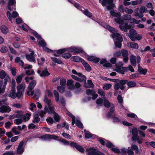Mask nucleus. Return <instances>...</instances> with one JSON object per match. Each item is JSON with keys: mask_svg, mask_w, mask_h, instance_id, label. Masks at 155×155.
Returning <instances> with one entry per match:
<instances>
[{"mask_svg": "<svg viewBox=\"0 0 155 155\" xmlns=\"http://www.w3.org/2000/svg\"><path fill=\"white\" fill-rule=\"evenodd\" d=\"M111 87V84H107L104 85L103 88L104 90H107Z\"/></svg>", "mask_w": 155, "mask_h": 155, "instance_id": "obj_54", "label": "nucleus"}, {"mask_svg": "<svg viewBox=\"0 0 155 155\" xmlns=\"http://www.w3.org/2000/svg\"><path fill=\"white\" fill-rule=\"evenodd\" d=\"M24 142L21 141L19 144L17 149V153L18 154H22L24 151V148L23 147Z\"/></svg>", "mask_w": 155, "mask_h": 155, "instance_id": "obj_13", "label": "nucleus"}, {"mask_svg": "<svg viewBox=\"0 0 155 155\" xmlns=\"http://www.w3.org/2000/svg\"><path fill=\"white\" fill-rule=\"evenodd\" d=\"M39 93V91L38 89H35L32 91L29 90L27 91V94L29 96H34L33 97L38 95Z\"/></svg>", "mask_w": 155, "mask_h": 155, "instance_id": "obj_21", "label": "nucleus"}, {"mask_svg": "<svg viewBox=\"0 0 155 155\" xmlns=\"http://www.w3.org/2000/svg\"><path fill=\"white\" fill-rule=\"evenodd\" d=\"M19 115L21 116V117L17 118V119L14 120V123L17 125L21 124L23 121H26L28 120L29 119V117L31 116V114L27 113L25 115L23 114L22 112H21Z\"/></svg>", "mask_w": 155, "mask_h": 155, "instance_id": "obj_5", "label": "nucleus"}, {"mask_svg": "<svg viewBox=\"0 0 155 155\" xmlns=\"http://www.w3.org/2000/svg\"><path fill=\"white\" fill-rule=\"evenodd\" d=\"M82 52L83 50L81 48L75 47L74 54H76L80 53H82Z\"/></svg>", "mask_w": 155, "mask_h": 155, "instance_id": "obj_48", "label": "nucleus"}, {"mask_svg": "<svg viewBox=\"0 0 155 155\" xmlns=\"http://www.w3.org/2000/svg\"><path fill=\"white\" fill-rule=\"evenodd\" d=\"M77 75L79 77H78L74 75H71V77L73 79L78 81L81 82H84L85 83H86V78L85 76L83 75L81 73H78Z\"/></svg>", "mask_w": 155, "mask_h": 155, "instance_id": "obj_9", "label": "nucleus"}, {"mask_svg": "<svg viewBox=\"0 0 155 155\" xmlns=\"http://www.w3.org/2000/svg\"><path fill=\"white\" fill-rule=\"evenodd\" d=\"M8 76L5 71L4 70H2L0 72V78L2 79L4 78L6 76Z\"/></svg>", "mask_w": 155, "mask_h": 155, "instance_id": "obj_42", "label": "nucleus"}, {"mask_svg": "<svg viewBox=\"0 0 155 155\" xmlns=\"http://www.w3.org/2000/svg\"><path fill=\"white\" fill-rule=\"evenodd\" d=\"M103 26L105 28L108 30L110 32H114L117 31V30L115 28L111 27L108 25H104Z\"/></svg>", "mask_w": 155, "mask_h": 155, "instance_id": "obj_33", "label": "nucleus"}, {"mask_svg": "<svg viewBox=\"0 0 155 155\" xmlns=\"http://www.w3.org/2000/svg\"><path fill=\"white\" fill-rule=\"evenodd\" d=\"M131 149L135 151V153H138L139 152V149L138 147L136 145L132 144Z\"/></svg>", "mask_w": 155, "mask_h": 155, "instance_id": "obj_47", "label": "nucleus"}, {"mask_svg": "<svg viewBox=\"0 0 155 155\" xmlns=\"http://www.w3.org/2000/svg\"><path fill=\"white\" fill-rule=\"evenodd\" d=\"M41 138L44 140H50L52 139L57 140L58 137L55 135L47 134L43 135Z\"/></svg>", "mask_w": 155, "mask_h": 155, "instance_id": "obj_19", "label": "nucleus"}, {"mask_svg": "<svg viewBox=\"0 0 155 155\" xmlns=\"http://www.w3.org/2000/svg\"><path fill=\"white\" fill-rule=\"evenodd\" d=\"M127 84L128 87H135L136 85V83L134 81L128 82V81L127 80H122L119 81V83H117L114 85V89L116 90H118L120 88L123 90L125 88L124 86Z\"/></svg>", "mask_w": 155, "mask_h": 155, "instance_id": "obj_2", "label": "nucleus"}, {"mask_svg": "<svg viewBox=\"0 0 155 155\" xmlns=\"http://www.w3.org/2000/svg\"><path fill=\"white\" fill-rule=\"evenodd\" d=\"M85 83L84 84V87L87 88H93L94 85L92 83V81L90 80H88L87 81V83Z\"/></svg>", "mask_w": 155, "mask_h": 155, "instance_id": "obj_30", "label": "nucleus"}, {"mask_svg": "<svg viewBox=\"0 0 155 155\" xmlns=\"http://www.w3.org/2000/svg\"><path fill=\"white\" fill-rule=\"evenodd\" d=\"M60 142L62 143L65 145H70L69 142L64 139H61L60 140Z\"/></svg>", "mask_w": 155, "mask_h": 155, "instance_id": "obj_52", "label": "nucleus"}, {"mask_svg": "<svg viewBox=\"0 0 155 155\" xmlns=\"http://www.w3.org/2000/svg\"><path fill=\"white\" fill-rule=\"evenodd\" d=\"M54 94L56 101L58 103L59 101V94L58 92L55 90H54L53 91Z\"/></svg>", "mask_w": 155, "mask_h": 155, "instance_id": "obj_39", "label": "nucleus"}, {"mask_svg": "<svg viewBox=\"0 0 155 155\" xmlns=\"http://www.w3.org/2000/svg\"><path fill=\"white\" fill-rule=\"evenodd\" d=\"M117 99L118 101V103L120 104H122L123 103V98L122 96L120 95H118L117 97Z\"/></svg>", "mask_w": 155, "mask_h": 155, "instance_id": "obj_61", "label": "nucleus"}, {"mask_svg": "<svg viewBox=\"0 0 155 155\" xmlns=\"http://www.w3.org/2000/svg\"><path fill=\"white\" fill-rule=\"evenodd\" d=\"M95 93V91L93 90L87 89L86 91V94L88 95H93Z\"/></svg>", "mask_w": 155, "mask_h": 155, "instance_id": "obj_44", "label": "nucleus"}, {"mask_svg": "<svg viewBox=\"0 0 155 155\" xmlns=\"http://www.w3.org/2000/svg\"><path fill=\"white\" fill-rule=\"evenodd\" d=\"M11 111V108L8 106L3 105L0 107V112L2 113H9Z\"/></svg>", "mask_w": 155, "mask_h": 155, "instance_id": "obj_15", "label": "nucleus"}, {"mask_svg": "<svg viewBox=\"0 0 155 155\" xmlns=\"http://www.w3.org/2000/svg\"><path fill=\"white\" fill-rule=\"evenodd\" d=\"M130 61L131 64L133 66H136V56L132 55L130 56Z\"/></svg>", "mask_w": 155, "mask_h": 155, "instance_id": "obj_35", "label": "nucleus"}, {"mask_svg": "<svg viewBox=\"0 0 155 155\" xmlns=\"http://www.w3.org/2000/svg\"><path fill=\"white\" fill-rule=\"evenodd\" d=\"M17 113L16 114H13L12 115H10L9 116V119H13L15 118H19L21 117V116L19 115V114L21 112H22L21 111H17L15 112Z\"/></svg>", "mask_w": 155, "mask_h": 155, "instance_id": "obj_29", "label": "nucleus"}, {"mask_svg": "<svg viewBox=\"0 0 155 155\" xmlns=\"http://www.w3.org/2000/svg\"><path fill=\"white\" fill-rule=\"evenodd\" d=\"M87 150L88 155H104L103 153L97 150L94 147L88 148Z\"/></svg>", "mask_w": 155, "mask_h": 155, "instance_id": "obj_10", "label": "nucleus"}, {"mask_svg": "<svg viewBox=\"0 0 155 155\" xmlns=\"http://www.w3.org/2000/svg\"><path fill=\"white\" fill-rule=\"evenodd\" d=\"M57 89L60 92L63 93L64 91L65 87L64 86H58Z\"/></svg>", "mask_w": 155, "mask_h": 155, "instance_id": "obj_57", "label": "nucleus"}, {"mask_svg": "<svg viewBox=\"0 0 155 155\" xmlns=\"http://www.w3.org/2000/svg\"><path fill=\"white\" fill-rule=\"evenodd\" d=\"M98 140L101 143L102 145H104L105 143H106L107 142V140L103 138L100 137L98 139Z\"/></svg>", "mask_w": 155, "mask_h": 155, "instance_id": "obj_56", "label": "nucleus"}, {"mask_svg": "<svg viewBox=\"0 0 155 155\" xmlns=\"http://www.w3.org/2000/svg\"><path fill=\"white\" fill-rule=\"evenodd\" d=\"M71 58L73 61L76 62H82V60H84L77 56H73L71 57Z\"/></svg>", "mask_w": 155, "mask_h": 155, "instance_id": "obj_38", "label": "nucleus"}, {"mask_svg": "<svg viewBox=\"0 0 155 155\" xmlns=\"http://www.w3.org/2000/svg\"><path fill=\"white\" fill-rule=\"evenodd\" d=\"M46 120L48 124L51 125L54 122L53 119L51 117H48L46 119Z\"/></svg>", "mask_w": 155, "mask_h": 155, "instance_id": "obj_50", "label": "nucleus"}, {"mask_svg": "<svg viewBox=\"0 0 155 155\" xmlns=\"http://www.w3.org/2000/svg\"><path fill=\"white\" fill-rule=\"evenodd\" d=\"M70 146L71 147H75L78 151L81 153H84V148L81 146L77 144L76 143L71 142L70 143Z\"/></svg>", "mask_w": 155, "mask_h": 155, "instance_id": "obj_14", "label": "nucleus"}, {"mask_svg": "<svg viewBox=\"0 0 155 155\" xmlns=\"http://www.w3.org/2000/svg\"><path fill=\"white\" fill-rule=\"evenodd\" d=\"M45 111H41L38 112V114L41 117H43L46 113L48 114H50V111L49 110L47 106L45 107L44 108Z\"/></svg>", "mask_w": 155, "mask_h": 155, "instance_id": "obj_28", "label": "nucleus"}, {"mask_svg": "<svg viewBox=\"0 0 155 155\" xmlns=\"http://www.w3.org/2000/svg\"><path fill=\"white\" fill-rule=\"evenodd\" d=\"M101 64H102L104 67H110L112 66L111 64L108 62L105 59H102L100 61Z\"/></svg>", "mask_w": 155, "mask_h": 155, "instance_id": "obj_24", "label": "nucleus"}, {"mask_svg": "<svg viewBox=\"0 0 155 155\" xmlns=\"http://www.w3.org/2000/svg\"><path fill=\"white\" fill-rule=\"evenodd\" d=\"M123 63L122 62H119L116 64L115 71L121 74H124V71H127V67H123Z\"/></svg>", "mask_w": 155, "mask_h": 155, "instance_id": "obj_7", "label": "nucleus"}, {"mask_svg": "<svg viewBox=\"0 0 155 155\" xmlns=\"http://www.w3.org/2000/svg\"><path fill=\"white\" fill-rule=\"evenodd\" d=\"M103 99L102 98H99L97 100L96 103L97 104L101 106L103 105Z\"/></svg>", "mask_w": 155, "mask_h": 155, "instance_id": "obj_58", "label": "nucleus"}, {"mask_svg": "<svg viewBox=\"0 0 155 155\" xmlns=\"http://www.w3.org/2000/svg\"><path fill=\"white\" fill-rule=\"evenodd\" d=\"M50 73L48 72L47 68L41 71L40 74L41 77H47L50 75Z\"/></svg>", "mask_w": 155, "mask_h": 155, "instance_id": "obj_31", "label": "nucleus"}, {"mask_svg": "<svg viewBox=\"0 0 155 155\" xmlns=\"http://www.w3.org/2000/svg\"><path fill=\"white\" fill-rule=\"evenodd\" d=\"M15 82L14 79L12 80V89L8 94V96L13 99H15L17 96L15 93Z\"/></svg>", "mask_w": 155, "mask_h": 155, "instance_id": "obj_8", "label": "nucleus"}, {"mask_svg": "<svg viewBox=\"0 0 155 155\" xmlns=\"http://www.w3.org/2000/svg\"><path fill=\"white\" fill-rule=\"evenodd\" d=\"M76 125L80 128H82L83 127V125L82 124L81 121L78 120H77L76 122Z\"/></svg>", "mask_w": 155, "mask_h": 155, "instance_id": "obj_59", "label": "nucleus"}, {"mask_svg": "<svg viewBox=\"0 0 155 155\" xmlns=\"http://www.w3.org/2000/svg\"><path fill=\"white\" fill-rule=\"evenodd\" d=\"M125 12L127 14H131L134 11L132 9H129L127 8H125Z\"/></svg>", "mask_w": 155, "mask_h": 155, "instance_id": "obj_60", "label": "nucleus"}, {"mask_svg": "<svg viewBox=\"0 0 155 155\" xmlns=\"http://www.w3.org/2000/svg\"><path fill=\"white\" fill-rule=\"evenodd\" d=\"M18 15V13L16 12H13L12 14H11L9 11H8L7 12V16L9 21L12 22V18H15Z\"/></svg>", "mask_w": 155, "mask_h": 155, "instance_id": "obj_12", "label": "nucleus"}, {"mask_svg": "<svg viewBox=\"0 0 155 155\" xmlns=\"http://www.w3.org/2000/svg\"><path fill=\"white\" fill-rule=\"evenodd\" d=\"M131 19V16L130 15L126 14L122 16V19L120 18H115L114 21L117 23L120 24L119 25V28L121 30L126 32L127 30L130 29L131 27L127 23H124V21H129Z\"/></svg>", "mask_w": 155, "mask_h": 155, "instance_id": "obj_1", "label": "nucleus"}, {"mask_svg": "<svg viewBox=\"0 0 155 155\" xmlns=\"http://www.w3.org/2000/svg\"><path fill=\"white\" fill-rule=\"evenodd\" d=\"M132 140L133 141H137L139 144H141L143 141V139L139 138L138 135V131L136 127H134L132 130Z\"/></svg>", "mask_w": 155, "mask_h": 155, "instance_id": "obj_6", "label": "nucleus"}, {"mask_svg": "<svg viewBox=\"0 0 155 155\" xmlns=\"http://www.w3.org/2000/svg\"><path fill=\"white\" fill-rule=\"evenodd\" d=\"M1 30L3 33H6L8 31V29L4 25H2L1 26Z\"/></svg>", "mask_w": 155, "mask_h": 155, "instance_id": "obj_41", "label": "nucleus"}, {"mask_svg": "<svg viewBox=\"0 0 155 155\" xmlns=\"http://www.w3.org/2000/svg\"><path fill=\"white\" fill-rule=\"evenodd\" d=\"M40 120V118L38 116H36L34 117V118L32 122L34 123H38Z\"/></svg>", "mask_w": 155, "mask_h": 155, "instance_id": "obj_63", "label": "nucleus"}, {"mask_svg": "<svg viewBox=\"0 0 155 155\" xmlns=\"http://www.w3.org/2000/svg\"><path fill=\"white\" fill-rule=\"evenodd\" d=\"M67 85L68 88L70 90H73L75 87V85L74 84V81L71 79L67 81Z\"/></svg>", "mask_w": 155, "mask_h": 155, "instance_id": "obj_23", "label": "nucleus"}, {"mask_svg": "<svg viewBox=\"0 0 155 155\" xmlns=\"http://www.w3.org/2000/svg\"><path fill=\"white\" fill-rule=\"evenodd\" d=\"M83 14L89 18H91L92 17L91 14L89 11L87 9H85L83 13Z\"/></svg>", "mask_w": 155, "mask_h": 155, "instance_id": "obj_49", "label": "nucleus"}, {"mask_svg": "<svg viewBox=\"0 0 155 155\" xmlns=\"http://www.w3.org/2000/svg\"><path fill=\"white\" fill-rule=\"evenodd\" d=\"M82 63L85 68V70L87 71H90L91 70V67L84 60H82Z\"/></svg>", "mask_w": 155, "mask_h": 155, "instance_id": "obj_32", "label": "nucleus"}, {"mask_svg": "<svg viewBox=\"0 0 155 155\" xmlns=\"http://www.w3.org/2000/svg\"><path fill=\"white\" fill-rule=\"evenodd\" d=\"M127 116L128 117H130L131 118H134L135 120L139 121V119L138 118L137 115L134 113H130L127 114Z\"/></svg>", "mask_w": 155, "mask_h": 155, "instance_id": "obj_34", "label": "nucleus"}, {"mask_svg": "<svg viewBox=\"0 0 155 155\" xmlns=\"http://www.w3.org/2000/svg\"><path fill=\"white\" fill-rule=\"evenodd\" d=\"M139 77V74L138 73H135L131 75L130 76V78L131 79H133Z\"/></svg>", "mask_w": 155, "mask_h": 155, "instance_id": "obj_64", "label": "nucleus"}, {"mask_svg": "<svg viewBox=\"0 0 155 155\" xmlns=\"http://www.w3.org/2000/svg\"><path fill=\"white\" fill-rule=\"evenodd\" d=\"M52 60L55 63L59 64L63 63V62L60 59H58L55 58L51 57Z\"/></svg>", "mask_w": 155, "mask_h": 155, "instance_id": "obj_40", "label": "nucleus"}, {"mask_svg": "<svg viewBox=\"0 0 155 155\" xmlns=\"http://www.w3.org/2000/svg\"><path fill=\"white\" fill-rule=\"evenodd\" d=\"M111 36L114 41L116 46L118 48H120L122 45L121 42L123 40L122 36L118 33H113Z\"/></svg>", "mask_w": 155, "mask_h": 155, "instance_id": "obj_4", "label": "nucleus"}, {"mask_svg": "<svg viewBox=\"0 0 155 155\" xmlns=\"http://www.w3.org/2000/svg\"><path fill=\"white\" fill-rule=\"evenodd\" d=\"M121 53L123 57L124 61L126 63L127 62L128 60V54L127 51L126 50L123 49L121 50Z\"/></svg>", "mask_w": 155, "mask_h": 155, "instance_id": "obj_20", "label": "nucleus"}, {"mask_svg": "<svg viewBox=\"0 0 155 155\" xmlns=\"http://www.w3.org/2000/svg\"><path fill=\"white\" fill-rule=\"evenodd\" d=\"M8 48L7 47L3 46L1 48L0 51L2 53H5L8 51Z\"/></svg>", "mask_w": 155, "mask_h": 155, "instance_id": "obj_62", "label": "nucleus"}, {"mask_svg": "<svg viewBox=\"0 0 155 155\" xmlns=\"http://www.w3.org/2000/svg\"><path fill=\"white\" fill-rule=\"evenodd\" d=\"M36 84V81L35 80H33L28 85V88L29 90H32L35 87Z\"/></svg>", "mask_w": 155, "mask_h": 155, "instance_id": "obj_36", "label": "nucleus"}, {"mask_svg": "<svg viewBox=\"0 0 155 155\" xmlns=\"http://www.w3.org/2000/svg\"><path fill=\"white\" fill-rule=\"evenodd\" d=\"M71 56V55L69 53H65L62 54V57L66 59H68Z\"/></svg>", "mask_w": 155, "mask_h": 155, "instance_id": "obj_51", "label": "nucleus"}, {"mask_svg": "<svg viewBox=\"0 0 155 155\" xmlns=\"http://www.w3.org/2000/svg\"><path fill=\"white\" fill-rule=\"evenodd\" d=\"M16 2L15 0H9L8 3V8L9 11H13V9H15V8L14 7L15 6Z\"/></svg>", "mask_w": 155, "mask_h": 155, "instance_id": "obj_18", "label": "nucleus"}, {"mask_svg": "<svg viewBox=\"0 0 155 155\" xmlns=\"http://www.w3.org/2000/svg\"><path fill=\"white\" fill-rule=\"evenodd\" d=\"M44 101L47 104L50 113L54 114V118L56 122H58L60 119V117L58 114L54 111V108L53 106L51 100H49L47 97L45 96Z\"/></svg>", "mask_w": 155, "mask_h": 155, "instance_id": "obj_3", "label": "nucleus"}, {"mask_svg": "<svg viewBox=\"0 0 155 155\" xmlns=\"http://www.w3.org/2000/svg\"><path fill=\"white\" fill-rule=\"evenodd\" d=\"M60 84L61 86H64L66 83V80L64 78H61L60 81Z\"/></svg>", "mask_w": 155, "mask_h": 155, "instance_id": "obj_53", "label": "nucleus"}, {"mask_svg": "<svg viewBox=\"0 0 155 155\" xmlns=\"http://www.w3.org/2000/svg\"><path fill=\"white\" fill-rule=\"evenodd\" d=\"M117 10L118 11L124 13L125 11V8H124L122 5L120 4L117 8Z\"/></svg>", "mask_w": 155, "mask_h": 155, "instance_id": "obj_46", "label": "nucleus"}, {"mask_svg": "<svg viewBox=\"0 0 155 155\" xmlns=\"http://www.w3.org/2000/svg\"><path fill=\"white\" fill-rule=\"evenodd\" d=\"M23 77V74H22L18 76L16 78V80L18 84L20 83L22 81V78Z\"/></svg>", "mask_w": 155, "mask_h": 155, "instance_id": "obj_43", "label": "nucleus"}, {"mask_svg": "<svg viewBox=\"0 0 155 155\" xmlns=\"http://www.w3.org/2000/svg\"><path fill=\"white\" fill-rule=\"evenodd\" d=\"M104 106L107 108H109L111 105L109 102L107 100H104Z\"/></svg>", "mask_w": 155, "mask_h": 155, "instance_id": "obj_55", "label": "nucleus"}, {"mask_svg": "<svg viewBox=\"0 0 155 155\" xmlns=\"http://www.w3.org/2000/svg\"><path fill=\"white\" fill-rule=\"evenodd\" d=\"M13 133H15V135H18L20 133V132L18 130L17 127H13L11 130Z\"/></svg>", "mask_w": 155, "mask_h": 155, "instance_id": "obj_45", "label": "nucleus"}, {"mask_svg": "<svg viewBox=\"0 0 155 155\" xmlns=\"http://www.w3.org/2000/svg\"><path fill=\"white\" fill-rule=\"evenodd\" d=\"M110 13L111 16L115 17L120 18L121 15L120 12H117V11H115L113 9L110 12Z\"/></svg>", "mask_w": 155, "mask_h": 155, "instance_id": "obj_26", "label": "nucleus"}, {"mask_svg": "<svg viewBox=\"0 0 155 155\" xmlns=\"http://www.w3.org/2000/svg\"><path fill=\"white\" fill-rule=\"evenodd\" d=\"M141 60L140 57L139 56H137L136 58L137 63L138 64V70L139 73L143 74H145L147 72V70L146 69H143L140 66L139 63Z\"/></svg>", "mask_w": 155, "mask_h": 155, "instance_id": "obj_11", "label": "nucleus"}, {"mask_svg": "<svg viewBox=\"0 0 155 155\" xmlns=\"http://www.w3.org/2000/svg\"><path fill=\"white\" fill-rule=\"evenodd\" d=\"M25 83H22L19 84L17 87V90L24 91L25 89Z\"/></svg>", "mask_w": 155, "mask_h": 155, "instance_id": "obj_37", "label": "nucleus"}, {"mask_svg": "<svg viewBox=\"0 0 155 155\" xmlns=\"http://www.w3.org/2000/svg\"><path fill=\"white\" fill-rule=\"evenodd\" d=\"M128 46L131 48L137 49L139 48L138 44L134 42H130L128 43Z\"/></svg>", "mask_w": 155, "mask_h": 155, "instance_id": "obj_27", "label": "nucleus"}, {"mask_svg": "<svg viewBox=\"0 0 155 155\" xmlns=\"http://www.w3.org/2000/svg\"><path fill=\"white\" fill-rule=\"evenodd\" d=\"M146 6L148 8L151 9L150 10L147 11V12L149 13L152 17H154L155 15V12L153 10V7L152 3H148L147 4Z\"/></svg>", "mask_w": 155, "mask_h": 155, "instance_id": "obj_16", "label": "nucleus"}, {"mask_svg": "<svg viewBox=\"0 0 155 155\" xmlns=\"http://www.w3.org/2000/svg\"><path fill=\"white\" fill-rule=\"evenodd\" d=\"M34 54H26L25 58L29 61L31 62H35L36 60L35 57L34 56Z\"/></svg>", "mask_w": 155, "mask_h": 155, "instance_id": "obj_25", "label": "nucleus"}, {"mask_svg": "<svg viewBox=\"0 0 155 155\" xmlns=\"http://www.w3.org/2000/svg\"><path fill=\"white\" fill-rule=\"evenodd\" d=\"M137 34L136 31L134 29H131L129 31V34L128 35L129 37L132 41H135V37Z\"/></svg>", "mask_w": 155, "mask_h": 155, "instance_id": "obj_17", "label": "nucleus"}, {"mask_svg": "<svg viewBox=\"0 0 155 155\" xmlns=\"http://www.w3.org/2000/svg\"><path fill=\"white\" fill-rule=\"evenodd\" d=\"M113 1L114 0H107L108 5L106 6V7L108 10H111L115 7V5L113 3Z\"/></svg>", "mask_w": 155, "mask_h": 155, "instance_id": "obj_22", "label": "nucleus"}]
</instances>
